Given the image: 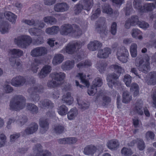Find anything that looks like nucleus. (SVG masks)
<instances>
[{
  "mask_svg": "<svg viewBox=\"0 0 156 156\" xmlns=\"http://www.w3.org/2000/svg\"><path fill=\"white\" fill-rule=\"evenodd\" d=\"M121 152L122 154L126 156L131 155L133 154L130 149L126 147H124L122 149Z\"/></svg>",
  "mask_w": 156,
  "mask_h": 156,
  "instance_id": "obj_43",
  "label": "nucleus"
},
{
  "mask_svg": "<svg viewBox=\"0 0 156 156\" xmlns=\"http://www.w3.org/2000/svg\"><path fill=\"white\" fill-rule=\"evenodd\" d=\"M154 137V133L150 131L147 132L146 134V139L147 140H153Z\"/></svg>",
  "mask_w": 156,
  "mask_h": 156,
  "instance_id": "obj_47",
  "label": "nucleus"
},
{
  "mask_svg": "<svg viewBox=\"0 0 156 156\" xmlns=\"http://www.w3.org/2000/svg\"><path fill=\"white\" fill-rule=\"evenodd\" d=\"M116 24L114 22L112 25L111 29V32L113 35H115L116 32Z\"/></svg>",
  "mask_w": 156,
  "mask_h": 156,
  "instance_id": "obj_53",
  "label": "nucleus"
},
{
  "mask_svg": "<svg viewBox=\"0 0 156 156\" xmlns=\"http://www.w3.org/2000/svg\"><path fill=\"white\" fill-rule=\"evenodd\" d=\"M130 90L132 91H133V96L134 97L137 96L139 94V88L138 85L137 84L133 83L131 86Z\"/></svg>",
  "mask_w": 156,
  "mask_h": 156,
  "instance_id": "obj_32",
  "label": "nucleus"
},
{
  "mask_svg": "<svg viewBox=\"0 0 156 156\" xmlns=\"http://www.w3.org/2000/svg\"><path fill=\"white\" fill-rule=\"evenodd\" d=\"M93 5V0H83L82 5H76L75 7V11L76 14L80 12L82 9L87 11H89Z\"/></svg>",
  "mask_w": 156,
  "mask_h": 156,
  "instance_id": "obj_5",
  "label": "nucleus"
},
{
  "mask_svg": "<svg viewBox=\"0 0 156 156\" xmlns=\"http://www.w3.org/2000/svg\"><path fill=\"white\" fill-rule=\"evenodd\" d=\"M6 136L3 134L0 135V147L3 146L6 142Z\"/></svg>",
  "mask_w": 156,
  "mask_h": 156,
  "instance_id": "obj_49",
  "label": "nucleus"
},
{
  "mask_svg": "<svg viewBox=\"0 0 156 156\" xmlns=\"http://www.w3.org/2000/svg\"><path fill=\"white\" fill-rule=\"evenodd\" d=\"M102 12L107 14H110L112 13V11L109 5H106L103 7Z\"/></svg>",
  "mask_w": 156,
  "mask_h": 156,
  "instance_id": "obj_50",
  "label": "nucleus"
},
{
  "mask_svg": "<svg viewBox=\"0 0 156 156\" xmlns=\"http://www.w3.org/2000/svg\"><path fill=\"white\" fill-rule=\"evenodd\" d=\"M47 52L46 49L44 47H38L34 49L31 52V55L34 57L42 56L46 54Z\"/></svg>",
  "mask_w": 156,
  "mask_h": 156,
  "instance_id": "obj_10",
  "label": "nucleus"
},
{
  "mask_svg": "<svg viewBox=\"0 0 156 156\" xmlns=\"http://www.w3.org/2000/svg\"><path fill=\"white\" fill-rule=\"evenodd\" d=\"M81 45L78 43H71L69 44L66 47L65 50L66 52L69 54H72L76 48L78 49Z\"/></svg>",
  "mask_w": 156,
  "mask_h": 156,
  "instance_id": "obj_15",
  "label": "nucleus"
},
{
  "mask_svg": "<svg viewBox=\"0 0 156 156\" xmlns=\"http://www.w3.org/2000/svg\"><path fill=\"white\" fill-rule=\"evenodd\" d=\"M137 45L135 44H132L130 47V52L131 56L135 57L137 55Z\"/></svg>",
  "mask_w": 156,
  "mask_h": 156,
  "instance_id": "obj_38",
  "label": "nucleus"
},
{
  "mask_svg": "<svg viewBox=\"0 0 156 156\" xmlns=\"http://www.w3.org/2000/svg\"><path fill=\"white\" fill-rule=\"evenodd\" d=\"M63 129L64 128L62 126L60 125H58L55 128V130L56 132L60 133L63 131Z\"/></svg>",
  "mask_w": 156,
  "mask_h": 156,
  "instance_id": "obj_58",
  "label": "nucleus"
},
{
  "mask_svg": "<svg viewBox=\"0 0 156 156\" xmlns=\"http://www.w3.org/2000/svg\"><path fill=\"white\" fill-rule=\"evenodd\" d=\"M74 62L73 61H67L63 63L62 66V68L64 70H69L74 66Z\"/></svg>",
  "mask_w": 156,
  "mask_h": 156,
  "instance_id": "obj_23",
  "label": "nucleus"
},
{
  "mask_svg": "<svg viewBox=\"0 0 156 156\" xmlns=\"http://www.w3.org/2000/svg\"><path fill=\"white\" fill-rule=\"evenodd\" d=\"M25 82V80L21 76H17L13 78L11 80V84L13 86L18 87L22 85Z\"/></svg>",
  "mask_w": 156,
  "mask_h": 156,
  "instance_id": "obj_17",
  "label": "nucleus"
},
{
  "mask_svg": "<svg viewBox=\"0 0 156 156\" xmlns=\"http://www.w3.org/2000/svg\"><path fill=\"white\" fill-rule=\"evenodd\" d=\"M38 128V126L35 123L33 124L30 127L28 128L25 131L28 134L32 133L36 131Z\"/></svg>",
  "mask_w": 156,
  "mask_h": 156,
  "instance_id": "obj_37",
  "label": "nucleus"
},
{
  "mask_svg": "<svg viewBox=\"0 0 156 156\" xmlns=\"http://www.w3.org/2000/svg\"><path fill=\"white\" fill-rule=\"evenodd\" d=\"M44 20L45 22L51 24H54L56 22V20L51 16H47L44 18Z\"/></svg>",
  "mask_w": 156,
  "mask_h": 156,
  "instance_id": "obj_44",
  "label": "nucleus"
},
{
  "mask_svg": "<svg viewBox=\"0 0 156 156\" xmlns=\"http://www.w3.org/2000/svg\"><path fill=\"white\" fill-rule=\"evenodd\" d=\"M60 31V34L64 35H73L77 36L79 35L78 32L80 34L81 33V31L79 29L74 31L73 30L71 25L69 24H65L61 26Z\"/></svg>",
  "mask_w": 156,
  "mask_h": 156,
  "instance_id": "obj_3",
  "label": "nucleus"
},
{
  "mask_svg": "<svg viewBox=\"0 0 156 156\" xmlns=\"http://www.w3.org/2000/svg\"><path fill=\"white\" fill-rule=\"evenodd\" d=\"M110 53V49L108 48H106L100 50L98 51L97 56L101 58H106Z\"/></svg>",
  "mask_w": 156,
  "mask_h": 156,
  "instance_id": "obj_20",
  "label": "nucleus"
},
{
  "mask_svg": "<svg viewBox=\"0 0 156 156\" xmlns=\"http://www.w3.org/2000/svg\"><path fill=\"white\" fill-rule=\"evenodd\" d=\"M142 105L143 102L141 101H140L136 103V112L140 115L143 114V110L141 109Z\"/></svg>",
  "mask_w": 156,
  "mask_h": 156,
  "instance_id": "obj_41",
  "label": "nucleus"
},
{
  "mask_svg": "<svg viewBox=\"0 0 156 156\" xmlns=\"http://www.w3.org/2000/svg\"><path fill=\"white\" fill-rule=\"evenodd\" d=\"M77 101L79 107L80 108L85 109L89 107V105L83 102L80 98L78 97L77 98Z\"/></svg>",
  "mask_w": 156,
  "mask_h": 156,
  "instance_id": "obj_42",
  "label": "nucleus"
},
{
  "mask_svg": "<svg viewBox=\"0 0 156 156\" xmlns=\"http://www.w3.org/2000/svg\"><path fill=\"white\" fill-rule=\"evenodd\" d=\"M40 123V126L42 128H45V129H47L48 123L46 121H41Z\"/></svg>",
  "mask_w": 156,
  "mask_h": 156,
  "instance_id": "obj_57",
  "label": "nucleus"
},
{
  "mask_svg": "<svg viewBox=\"0 0 156 156\" xmlns=\"http://www.w3.org/2000/svg\"><path fill=\"white\" fill-rule=\"evenodd\" d=\"M34 152L36 153V156H51V154L49 152L46 151L43 152L42 147L40 144L36 146L34 150Z\"/></svg>",
  "mask_w": 156,
  "mask_h": 156,
  "instance_id": "obj_14",
  "label": "nucleus"
},
{
  "mask_svg": "<svg viewBox=\"0 0 156 156\" xmlns=\"http://www.w3.org/2000/svg\"><path fill=\"white\" fill-rule=\"evenodd\" d=\"M138 20L137 16L132 17L130 19H128L126 22L125 27L126 28H129L131 26H134L136 25V22Z\"/></svg>",
  "mask_w": 156,
  "mask_h": 156,
  "instance_id": "obj_27",
  "label": "nucleus"
},
{
  "mask_svg": "<svg viewBox=\"0 0 156 156\" xmlns=\"http://www.w3.org/2000/svg\"><path fill=\"white\" fill-rule=\"evenodd\" d=\"M22 22L23 23L27 24L29 25H32L34 24V20H23Z\"/></svg>",
  "mask_w": 156,
  "mask_h": 156,
  "instance_id": "obj_60",
  "label": "nucleus"
},
{
  "mask_svg": "<svg viewBox=\"0 0 156 156\" xmlns=\"http://www.w3.org/2000/svg\"><path fill=\"white\" fill-rule=\"evenodd\" d=\"M107 146L111 150H115L119 146V142L117 140H112L108 141Z\"/></svg>",
  "mask_w": 156,
  "mask_h": 156,
  "instance_id": "obj_28",
  "label": "nucleus"
},
{
  "mask_svg": "<svg viewBox=\"0 0 156 156\" xmlns=\"http://www.w3.org/2000/svg\"><path fill=\"white\" fill-rule=\"evenodd\" d=\"M90 65H91V63H90V61H85V62L84 64L83 65L82 64V63H80L78 64L77 65V66L78 67L80 68L81 66H90Z\"/></svg>",
  "mask_w": 156,
  "mask_h": 156,
  "instance_id": "obj_61",
  "label": "nucleus"
},
{
  "mask_svg": "<svg viewBox=\"0 0 156 156\" xmlns=\"http://www.w3.org/2000/svg\"><path fill=\"white\" fill-rule=\"evenodd\" d=\"M83 152L85 154L90 156H97L99 154L98 150L96 147L92 145L86 146Z\"/></svg>",
  "mask_w": 156,
  "mask_h": 156,
  "instance_id": "obj_8",
  "label": "nucleus"
},
{
  "mask_svg": "<svg viewBox=\"0 0 156 156\" xmlns=\"http://www.w3.org/2000/svg\"><path fill=\"white\" fill-rule=\"evenodd\" d=\"M18 40L17 44L23 48H26L30 45L32 42L31 37L29 36L26 35L19 36L18 38Z\"/></svg>",
  "mask_w": 156,
  "mask_h": 156,
  "instance_id": "obj_6",
  "label": "nucleus"
},
{
  "mask_svg": "<svg viewBox=\"0 0 156 156\" xmlns=\"http://www.w3.org/2000/svg\"><path fill=\"white\" fill-rule=\"evenodd\" d=\"M64 59L63 56L61 54L56 55L54 57L52 63L54 65L58 64L61 63Z\"/></svg>",
  "mask_w": 156,
  "mask_h": 156,
  "instance_id": "obj_30",
  "label": "nucleus"
},
{
  "mask_svg": "<svg viewBox=\"0 0 156 156\" xmlns=\"http://www.w3.org/2000/svg\"><path fill=\"white\" fill-rule=\"evenodd\" d=\"M62 100L66 104L70 105L73 103V99L71 97V94L68 92L63 95Z\"/></svg>",
  "mask_w": 156,
  "mask_h": 156,
  "instance_id": "obj_22",
  "label": "nucleus"
},
{
  "mask_svg": "<svg viewBox=\"0 0 156 156\" xmlns=\"http://www.w3.org/2000/svg\"><path fill=\"white\" fill-rule=\"evenodd\" d=\"M51 67L50 66L48 65L45 66L42 69L39 74L40 77L41 78L44 77L51 72Z\"/></svg>",
  "mask_w": 156,
  "mask_h": 156,
  "instance_id": "obj_29",
  "label": "nucleus"
},
{
  "mask_svg": "<svg viewBox=\"0 0 156 156\" xmlns=\"http://www.w3.org/2000/svg\"><path fill=\"white\" fill-rule=\"evenodd\" d=\"M9 54V55L13 56L15 57H19L21 56L23 52L21 50L17 49H13L8 51Z\"/></svg>",
  "mask_w": 156,
  "mask_h": 156,
  "instance_id": "obj_24",
  "label": "nucleus"
},
{
  "mask_svg": "<svg viewBox=\"0 0 156 156\" xmlns=\"http://www.w3.org/2000/svg\"><path fill=\"white\" fill-rule=\"evenodd\" d=\"M133 4L134 8L140 9L142 12L149 11L152 10L155 7H156V2L154 5L152 4H145L143 9L141 8V3L137 0H135L133 2Z\"/></svg>",
  "mask_w": 156,
  "mask_h": 156,
  "instance_id": "obj_7",
  "label": "nucleus"
},
{
  "mask_svg": "<svg viewBox=\"0 0 156 156\" xmlns=\"http://www.w3.org/2000/svg\"><path fill=\"white\" fill-rule=\"evenodd\" d=\"M68 7L66 3H58L54 6V10L58 12H63L68 9Z\"/></svg>",
  "mask_w": 156,
  "mask_h": 156,
  "instance_id": "obj_18",
  "label": "nucleus"
},
{
  "mask_svg": "<svg viewBox=\"0 0 156 156\" xmlns=\"http://www.w3.org/2000/svg\"><path fill=\"white\" fill-rule=\"evenodd\" d=\"M111 69H114L117 73V74H111L108 75L107 77V81L109 87H112L113 85H115V83H112V81H114L119 77V74L122 73H123L124 70L120 66L117 64L113 65L110 66Z\"/></svg>",
  "mask_w": 156,
  "mask_h": 156,
  "instance_id": "obj_1",
  "label": "nucleus"
},
{
  "mask_svg": "<svg viewBox=\"0 0 156 156\" xmlns=\"http://www.w3.org/2000/svg\"><path fill=\"white\" fill-rule=\"evenodd\" d=\"M133 123L135 127H136L139 126V125L140 123L139 122L138 120L137 119L135 118L133 119Z\"/></svg>",
  "mask_w": 156,
  "mask_h": 156,
  "instance_id": "obj_63",
  "label": "nucleus"
},
{
  "mask_svg": "<svg viewBox=\"0 0 156 156\" xmlns=\"http://www.w3.org/2000/svg\"><path fill=\"white\" fill-rule=\"evenodd\" d=\"M132 35L133 37L141 39L142 38L141 32L138 29H134L133 30Z\"/></svg>",
  "mask_w": 156,
  "mask_h": 156,
  "instance_id": "obj_35",
  "label": "nucleus"
},
{
  "mask_svg": "<svg viewBox=\"0 0 156 156\" xmlns=\"http://www.w3.org/2000/svg\"><path fill=\"white\" fill-rule=\"evenodd\" d=\"M138 147L140 150H143L144 148V142L142 140L139 141L137 143Z\"/></svg>",
  "mask_w": 156,
  "mask_h": 156,
  "instance_id": "obj_56",
  "label": "nucleus"
},
{
  "mask_svg": "<svg viewBox=\"0 0 156 156\" xmlns=\"http://www.w3.org/2000/svg\"><path fill=\"white\" fill-rule=\"evenodd\" d=\"M5 16L6 18L12 24H14L16 23L17 16L14 14L10 12H6L5 13V15L3 16L2 14H0V19L2 18Z\"/></svg>",
  "mask_w": 156,
  "mask_h": 156,
  "instance_id": "obj_13",
  "label": "nucleus"
},
{
  "mask_svg": "<svg viewBox=\"0 0 156 156\" xmlns=\"http://www.w3.org/2000/svg\"><path fill=\"white\" fill-rule=\"evenodd\" d=\"M101 13V11L99 9H98L95 11H93V14L91 16V19H93L97 17Z\"/></svg>",
  "mask_w": 156,
  "mask_h": 156,
  "instance_id": "obj_54",
  "label": "nucleus"
},
{
  "mask_svg": "<svg viewBox=\"0 0 156 156\" xmlns=\"http://www.w3.org/2000/svg\"><path fill=\"white\" fill-rule=\"evenodd\" d=\"M146 82L148 85H154L156 84V72H151L149 74V78Z\"/></svg>",
  "mask_w": 156,
  "mask_h": 156,
  "instance_id": "obj_21",
  "label": "nucleus"
},
{
  "mask_svg": "<svg viewBox=\"0 0 156 156\" xmlns=\"http://www.w3.org/2000/svg\"><path fill=\"white\" fill-rule=\"evenodd\" d=\"M132 97L128 92L126 91L123 93L122 100L123 103H128L132 100Z\"/></svg>",
  "mask_w": 156,
  "mask_h": 156,
  "instance_id": "obj_31",
  "label": "nucleus"
},
{
  "mask_svg": "<svg viewBox=\"0 0 156 156\" xmlns=\"http://www.w3.org/2000/svg\"><path fill=\"white\" fill-rule=\"evenodd\" d=\"M101 46L98 41H94L90 42L87 45L88 48L90 51H94Z\"/></svg>",
  "mask_w": 156,
  "mask_h": 156,
  "instance_id": "obj_26",
  "label": "nucleus"
},
{
  "mask_svg": "<svg viewBox=\"0 0 156 156\" xmlns=\"http://www.w3.org/2000/svg\"><path fill=\"white\" fill-rule=\"evenodd\" d=\"M85 75L81 73H78L76 76V78L80 79L82 83L87 86L89 85V83L88 81L85 79Z\"/></svg>",
  "mask_w": 156,
  "mask_h": 156,
  "instance_id": "obj_33",
  "label": "nucleus"
},
{
  "mask_svg": "<svg viewBox=\"0 0 156 156\" xmlns=\"http://www.w3.org/2000/svg\"><path fill=\"white\" fill-rule=\"evenodd\" d=\"M2 89L7 93H9L12 90V87L8 84L7 83H5V85L2 87Z\"/></svg>",
  "mask_w": 156,
  "mask_h": 156,
  "instance_id": "obj_48",
  "label": "nucleus"
},
{
  "mask_svg": "<svg viewBox=\"0 0 156 156\" xmlns=\"http://www.w3.org/2000/svg\"><path fill=\"white\" fill-rule=\"evenodd\" d=\"M65 74L62 73H55L51 75V81L49 82L48 86L49 87H54L60 84L65 77Z\"/></svg>",
  "mask_w": 156,
  "mask_h": 156,
  "instance_id": "obj_2",
  "label": "nucleus"
},
{
  "mask_svg": "<svg viewBox=\"0 0 156 156\" xmlns=\"http://www.w3.org/2000/svg\"><path fill=\"white\" fill-rule=\"evenodd\" d=\"M68 112L67 108L65 105H62L59 107L58 109V112L59 114L61 115H66Z\"/></svg>",
  "mask_w": 156,
  "mask_h": 156,
  "instance_id": "obj_36",
  "label": "nucleus"
},
{
  "mask_svg": "<svg viewBox=\"0 0 156 156\" xmlns=\"http://www.w3.org/2000/svg\"><path fill=\"white\" fill-rule=\"evenodd\" d=\"M55 2V0H44V2L45 5H51L53 4Z\"/></svg>",
  "mask_w": 156,
  "mask_h": 156,
  "instance_id": "obj_59",
  "label": "nucleus"
},
{
  "mask_svg": "<svg viewBox=\"0 0 156 156\" xmlns=\"http://www.w3.org/2000/svg\"><path fill=\"white\" fill-rule=\"evenodd\" d=\"M59 30V28L57 26H53L51 28H48L46 29L45 30L46 33L47 34H53L57 33Z\"/></svg>",
  "mask_w": 156,
  "mask_h": 156,
  "instance_id": "obj_34",
  "label": "nucleus"
},
{
  "mask_svg": "<svg viewBox=\"0 0 156 156\" xmlns=\"http://www.w3.org/2000/svg\"><path fill=\"white\" fill-rule=\"evenodd\" d=\"M42 105H41L40 106L42 108H44L45 107H46L47 106H48L49 107L50 106H53V105L52 104L50 101L46 102V103L44 102V103H42Z\"/></svg>",
  "mask_w": 156,
  "mask_h": 156,
  "instance_id": "obj_62",
  "label": "nucleus"
},
{
  "mask_svg": "<svg viewBox=\"0 0 156 156\" xmlns=\"http://www.w3.org/2000/svg\"><path fill=\"white\" fill-rule=\"evenodd\" d=\"M20 136L19 133H15L11 135L10 136V139L11 142L14 141L16 139L18 138Z\"/></svg>",
  "mask_w": 156,
  "mask_h": 156,
  "instance_id": "obj_55",
  "label": "nucleus"
},
{
  "mask_svg": "<svg viewBox=\"0 0 156 156\" xmlns=\"http://www.w3.org/2000/svg\"><path fill=\"white\" fill-rule=\"evenodd\" d=\"M44 24L42 22H40L37 24L35 26L38 27L37 29H35L34 28L30 29L29 30V31L31 35L38 36L41 33V29L43 28L44 26Z\"/></svg>",
  "mask_w": 156,
  "mask_h": 156,
  "instance_id": "obj_12",
  "label": "nucleus"
},
{
  "mask_svg": "<svg viewBox=\"0 0 156 156\" xmlns=\"http://www.w3.org/2000/svg\"><path fill=\"white\" fill-rule=\"evenodd\" d=\"M129 53L127 51L125 50V52L122 50L118 51L117 54L118 58L123 63L126 62L128 60Z\"/></svg>",
  "mask_w": 156,
  "mask_h": 156,
  "instance_id": "obj_16",
  "label": "nucleus"
},
{
  "mask_svg": "<svg viewBox=\"0 0 156 156\" xmlns=\"http://www.w3.org/2000/svg\"><path fill=\"white\" fill-rule=\"evenodd\" d=\"M41 64V62L40 60L37 59L36 60L34 63L32 65L31 70L34 73H36L38 69V66Z\"/></svg>",
  "mask_w": 156,
  "mask_h": 156,
  "instance_id": "obj_40",
  "label": "nucleus"
},
{
  "mask_svg": "<svg viewBox=\"0 0 156 156\" xmlns=\"http://www.w3.org/2000/svg\"><path fill=\"white\" fill-rule=\"evenodd\" d=\"M27 108L33 112H36L37 110V107L34 104L29 105L27 106Z\"/></svg>",
  "mask_w": 156,
  "mask_h": 156,
  "instance_id": "obj_51",
  "label": "nucleus"
},
{
  "mask_svg": "<svg viewBox=\"0 0 156 156\" xmlns=\"http://www.w3.org/2000/svg\"><path fill=\"white\" fill-rule=\"evenodd\" d=\"M77 141L76 138L74 137H69L61 139L59 140V142L62 144H73Z\"/></svg>",
  "mask_w": 156,
  "mask_h": 156,
  "instance_id": "obj_19",
  "label": "nucleus"
},
{
  "mask_svg": "<svg viewBox=\"0 0 156 156\" xmlns=\"http://www.w3.org/2000/svg\"><path fill=\"white\" fill-rule=\"evenodd\" d=\"M10 64L12 66H18L20 64V62H16L15 59L14 58H9Z\"/></svg>",
  "mask_w": 156,
  "mask_h": 156,
  "instance_id": "obj_52",
  "label": "nucleus"
},
{
  "mask_svg": "<svg viewBox=\"0 0 156 156\" xmlns=\"http://www.w3.org/2000/svg\"><path fill=\"white\" fill-rule=\"evenodd\" d=\"M136 24H137L140 27L144 29H146L149 27V25L147 23L144 21H139L138 19L137 21L136 22Z\"/></svg>",
  "mask_w": 156,
  "mask_h": 156,
  "instance_id": "obj_45",
  "label": "nucleus"
},
{
  "mask_svg": "<svg viewBox=\"0 0 156 156\" xmlns=\"http://www.w3.org/2000/svg\"><path fill=\"white\" fill-rule=\"evenodd\" d=\"M124 81L127 87H129L131 82V77L129 75H126L124 77Z\"/></svg>",
  "mask_w": 156,
  "mask_h": 156,
  "instance_id": "obj_46",
  "label": "nucleus"
},
{
  "mask_svg": "<svg viewBox=\"0 0 156 156\" xmlns=\"http://www.w3.org/2000/svg\"><path fill=\"white\" fill-rule=\"evenodd\" d=\"M150 58L147 55H146L142 59H140L139 63L136 64L139 69L144 73H146L149 69Z\"/></svg>",
  "mask_w": 156,
  "mask_h": 156,
  "instance_id": "obj_4",
  "label": "nucleus"
},
{
  "mask_svg": "<svg viewBox=\"0 0 156 156\" xmlns=\"http://www.w3.org/2000/svg\"><path fill=\"white\" fill-rule=\"evenodd\" d=\"M153 103L156 108V93H154L152 96Z\"/></svg>",
  "mask_w": 156,
  "mask_h": 156,
  "instance_id": "obj_64",
  "label": "nucleus"
},
{
  "mask_svg": "<svg viewBox=\"0 0 156 156\" xmlns=\"http://www.w3.org/2000/svg\"><path fill=\"white\" fill-rule=\"evenodd\" d=\"M25 105V100H20L17 102H13L12 101H11L10 106L11 109L17 110L23 108Z\"/></svg>",
  "mask_w": 156,
  "mask_h": 156,
  "instance_id": "obj_11",
  "label": "nucleus"
},
{
  "mask_svg": "<svg viewBox=\"0 0 156 156\" xmlns=\"http://www.w3.org/2000/svg\"><path fill=\"white\" fill-rule=\"evenodd\" d=\"M0 31L2 34L6 33L9 31V28L6 23L3 22L0 24Z\"/></svg>",
  "mask_w": 156,
  "mask_h": 156,
  "instance_id": "obj_39",
  "label": "nucleus"
},
{
  "mask_svg": "<svg viewBox=\"0 0 156 156\" xmlns=\"http://www.w3.org/2000/svg\"><path fill=\"white\" fill-rule=\"evenodd\" d=\"M78 115V111L76 108L71 109L67 114L68 118L70 120L75 119L77 117Z\"/></svg>",
  "mask_w": 156,
  "mask_h": 156,
  "instance_id": "obj_25",
  "label": "nucleus"
},
{
  "mask_svg": "<svg viewBox=\"0 0 156 156\" xmlns=\"http://www.w3.org/2000/svg\"><path fill=\"white\" fill-rule=\"evenodd\" d=\"M102 84V82L99 78H96L93 82V85L88 90V94L90 95H94L96 92L97 87H101Z\"/></svg>",
  "mask_w": 156,
  "mask_h": 156,
  "instance_id": "obj_9",
  "label": "nucleus"
}]
</instances>
